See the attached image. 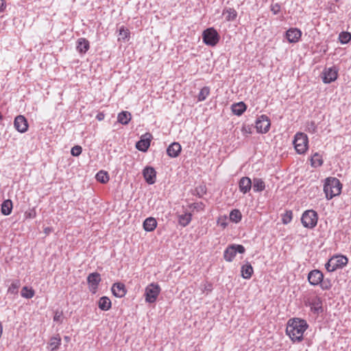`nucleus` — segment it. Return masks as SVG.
Listing matches in <instances>:
<instances>
[{
    "label": "nucleus",
    "instance_id": "obj_20",
    "mask_svg": "<svg viewBox=\"0 0 351 351\" xmlns=\"http://www.w3.org/2000/svg\"><path fill=\"white\" fill-rule=\"evenodd\" d=\"M182 147L179 143H172L167 149V154L171 158H176L179 156Z\"/></svg>",
    "mask_w": 351,
    "mask_h": 351
},
{
    "label": "nucleus",
    "instance_id": "obj_5",
    "mask_svg": "<svg viewBox=\"0 0 351 351\" xmlns=\"http://www.w3.org/2000/svg\"><path fill=\"white\" fill-rule=\"evenodd\" d=\"M202 39L206 45L214 47L219 43L220 36L215 28L209 27L203 32Z\"/></svg>",
    "mask_w": 351,
    "mask_h": 351
},
{
    "label": "nucleus",
    "instance_id": "obj_29",
    "mask_svg": "<svg viewBox=\"0 0 351 351\" xmlns=\"http://www.w3.org/2000/svg\"><path fill=\"white\" fill-rule=\"evenodd\" d=\"M12 209V202L10 199L5 200L1 204V213L4 215H9Z\"/></svg>",
    "mask_w": 351,
    "mask_h": 351
},
{
    "label": "nucleus",
    "instance_id": "obj_53",
    "mask_svg": "<svg viewBox=\"0 0 351 351\" xmlns=\"http://www.w3.org/2000/svg\"><path fill=\"white\" fill-rule=\"evenodd\" d=\"M45 232L48 233V232L50 230L49 228H45Z\"/></svg>",
    "mask_w": 351,
    "mask_h": 351
},
{
    "label": "nucleus",
    "instance_id": "obj_50",
    "mask_svg": "<svg viewBox=\"0 0 351 351\" xmlns=\"http://www.w3.org/2000/svg\"><path fill=\"white\" fill-rule=\"evenodd\" d=\"M5 8V1L0 0V13L2 12Z\"/></svg>",
    "mask_w": 351,
    "mask_h": 351
},
{
    "label": "nucleus",
    "instance_id": "obj_45",
    "mask_svg": "<svg viewBox=\"0 0 351 351\" xmlns=\"http://www.w3.org/2000/svg\"><path fill=\"white\" fill-rule=\"evenodd\" d=\"M197 194L199 197H201L203 195H204L206 192L205 186H199L196 188Z\"/></svg>",
    "mask_w": 351,
    "mask_h": 351
},
{
    "label": "nucleus",
    "instance_id": "obj_19",
    "mask_svg": "<svg viewBox=\"0 0 351 351\" xmlns=\"http://www.w3.org/2000/svg\"><path fill=\"white\" fill-rule=\"evenodd\" d=\"M302 35L301 31L298 28H290L286 32V37L291 43H297Z\"/></svg>",
    "mask_w": 351,
    "mask_h": 351
},
{
    "label": "nucleus",
    "instance_id": "obj_1",
    "mask_svg": "<svg viewBox=\"0 0 351 351\" xmlns=\"http://www.w3.org/2000/svg\"><path fill=\"white\" fill-rule=\"evenodd\" d=\"M308 327V325L306 320L293 318L289 320L286 332L293 341L300 342L303 339L304 332Z\"/></svg>",
    "mask_w": 351,
    "mask_h": 351
},
{
    "label": "nucleus",
    "instance_id": "obj_34",
    "mask_svg": "<svg viewBox=\"0 0 351 351\" xmlns=\"http://www.w3.org/2000/svg\"><path fill=\"white\" fill-rule=\"evenodd\" d=\"M95 178L98 182L103 183V184L108 182L109 180L108 174L107 173V172L104 171H99L96 174Z\"/></svg>",
    "mask_w": 351,
    "mask_h": 351
},
{
    "label": "nucleus",
    "instance_id": "obj_17",
    "mask_svg": "<svg viewBox=\"0 0 351 351\" xmlns=\"http://www.w3.org/2000/svg\"><path fill=\"white\" fill-rule=\"evenodd\" d=\"M111 291L115 297L120 298L124 297L127 293L125 285L121 282L114 283Z\"/></svg>",
    "mask_w": 351,
    "mask_h": 351
},
{
    "label": "nucleus",
    "instance_id": "obj_8",
    "mask_svg": "<svg viewBox=\"0 0 351 351\" xmlns=\"http://www.w3.org/2000/svg\"><path fill=\"white\" fill-rule=\"evenodd\" d=\"M161 289L160 286L156 283H151L145 290V301L148 303H154L158 295L160 294Z\"/></svg>",
    "mask_w": 351,
    "mask_h": 351
},
{
    "label": "nucleus",
    "instance_id": "obj_22",
    "mask_svg": "<svg viewBox=\"0 0 351 351\" xmlns=\"http://www.w3.org/2000/svg\"><path fill=\"white\" fill-rule=\"evenodd\" d=\"M89 42L86 38H81L77 41V50L81 53H85L89 49Z\"/></svg>",
    "mask_w": 351,
    "mask_h": 351
},
{
    "label": "nucleus",
    "instance_id": "obj_13",
    "mask_svg": "<svg viewBox=\"0 0 351 351\" xmlns=\"http://www.w3.org/2000/svg\"><path fill=\"white\" fill-rule=\"evenodd\" d=\"M323 278V273L318 269L312 270L308 274V280L313 286L319 285L322 282Z\"/></svg>",
    "mask_w": 351,
    "mask_h": 351
},
{
    "label": "nucleus",
    "instance_id": "obj_2",
    "mask_svg": "<svg viewBox=\"0 0 351 351\" xmlns=\"http://www.w3.org/2000/svg\"><path fill=\"white\" fill-rule=\"evenodd\" d=\"M342 184L337 178L330 177L325 180L324 192L327 199L339 195L341 192Z\"/></svg>",
    "mask_w": 351,
    "mask_h": 351
},
{
    "label": "nucleus",
    "instance_id": "obj_27",
    "mask_svg": "<svg viewBox=\"0 0 351 351\" xmlns=\"http://www.w3.org/2000/svg\"><path fill=\"white\" fill-rule=\"evenodd\" d=\"M192 219V215L189 213H185L184 214L180 215L178 216V223L182 227H186L189 224Z\"/></svg>",
    "mask_w": 351,
    "mask_h": 351
},
{
    "label": "nucleus",
    "instance_id": "obj_44",
    "mask_svg": "<svg viewBox=\"0 0 351 351\" xmlns=\"http://www.w3.org/2000/svg\"><path fill=\"white\" fill-rule=\"evenodd\" d=\"M82 147L80 145H75L73 147H72L71 150V154L73 156H78L82 153Z\"/></svg>",
    "mask_w": 351,
    "mask_h": 351
},
{
    "label": "nucleus",
    "instance_id": "obj_52",
    "mask_svg": "<svg viewBox=\"0 0 351 351\" xmlns=\"http://www.w3.org/2000/svg\"><path fill=\"white\" fill-rule=\"evenodd\" d=\"M221 226L222 227H223V228H226V226H227V223H225V222H223V223H221Z\"/></svg>",
    "mask_w": 351,
    "mask_h": 351
},
{
    "label": "nucleus",
    "instance_id": "obj_38",
    "mask_svg": "<svg viewBox=\"0 0 351 351\" xmlns=\"http://www.w3.org/2000/svg\"><path fill=\"white\" fill-rule=\"evenodd\" d=\"M339 40L341 44H346L351 40V34L348 32H342L339 35Z\"/></svg>",
    "mask_w": 351,
    "mask_h": 351
},
{
    "label": "nucleus",
    "instance_id": "obj_11",
    "mask_svg": "<svg viewBox=\"0 0 351 351\" xmlns=\"http://www.w3.org/2000/svg\"><path fill=\"white\" fill-rule=\"evenodd\" d=\"M101 276L98 272L90 274L87 277V282L90 291L95 293L98 288V285L101 282Z\"/></svg>",
    "mask_w": 351,
    "mask_h": 351
},
{
    "label": "nucleus",
    "instance_id": "obj_30",
    "mask_svg": "<svg viewBox=\"0 0 351 351\" xmlns=\"http://www.w3.org/2000/svg\"><path fill=\"white\" fill-rule=\"evenodd\" d=\"M223 14L226 15L228 21H232L237 18V12L234 8H229L223 10Z\"/></svg>",
    "mask_w": 351,
    "mask_h": 351
},
{
    "label": "nucleus",
    "instance_id": "obj_47",
    "mask_svg": "<svg viewBox=\"0 0 351 351\" xmlns=\"http://www.w3.org/2000/svg\"><path fill=\"white\" fill-rule=\"evenodd\" d=\"M271 11L274 14H277L280 11V5L278 3L272 4L271 5Z\"/></svg>",
    "mask_w": 351,
    "mask_h": 351
},
{
    "label": "nucleus",
    "instance_id": "obj_42",
    "mask_svg": "<svg viewBox=\"0 0 351 351\" xmlns=\"http://www.w3.org/2000/svg\"><path fill=\"white\" fill-rule=\"evenodd\" d=\"M322 290H328L331 288L332 285L329 280H322V282L319 285Z\"/></svg>",
    "mask_w": 351,
    "mask_h": 351
},
{
    "label": "nucleus",
    "instance_id": "obj_18",
    "mask_svg": "<svg viewBox=\"0 0 351 351\" xmlns=\"http://www.w3.org/2000/svg\"><path fill=\"white\" fill-rule=\"evenodd\" d=\"M252 186V181L248 177H242L239 182V191L243 194L248 193L251 190Z\"/></svg>",
    "mask_w": 351,
    "mask_h": 351
},
{
    "label": "nucleus",
    "instance_id": "obj_48",
    "mask_svg": "<svg viewBox=\"0 0 351 351\" xmlns=\"http://www.w3.org/2000/svg\"><path fill=\"white\" fill-rule=\"evenodd\" d=\"M62 313L56 312L53 317V321L62 322Z\"/></svg>",
    "mask_w": 351,
    "mask_h": 351
},
{
    "label": "nucleus",
    "instance_id": "obj_9",
    "mask_svg": "<svg viewBox=\"0 0 351 351\" xmlns=\"http://www.w3.org/2000/svg\"><path fill=\"white\" fill-rule=\"evenodd\" d=\"M271 123L269 117L265 114H262L258 117L256 121V128L257 132L261 134L267 133L270 128Z\"/></svg>",
    "mask_w": 351,
    "mask_h": 351
},
{
    "label": "nucleus",
    "instance_id": "obj_37",
    "mask_svg": "<svg viewBox=\"0 0 351 351\" xmlns=\"http://www.w3.org/2000/svg\"><path fill=\"white\" fill-rule=\"evenodd\" d=\"M21 294L22 297L27 299H30L34 297V291L32 288L28 289L27 287H23L21 290Z\"/></svg>",
    "mask_w": 351,
    "mask_h": 351
},
{
    "label": "nucleus",
    "instance_id": "obj_36",
    "mask_svg": "<svg viewBox=\"0 0 351 351\" xmlns=\"http://www.w3.org/2000/svg\"><path fill=\"white\" fill-rule=\"evenodd\" d=\"M20 285L21 284L19 280L13 281L10 286L8 287V293L12 295L17 294Z\"/></svg>",
    "mask_w": 351,
    "mask_h": 351
},
{
    "label": "nucleus",
    "instance_id": "obj_51",
    "mask_svg": "<svg viewBox=\"0 0 351 351\" xmlns=\"http://www.w3.org/2000/svg\"><path fill=\"white\" fill-rule=\"evenodd\" d=\"M96 117L99 121H101L104 119V114L103 113H99Z\"/></svg>",
    "mask_w": 351,
    "mask_h": 351
},
{
    "label": "nucleus",
    "instance_id": "obj_3",
    "mask_svg": "<svg viewBox=\"0 0 351 351\" xmlns=\"http://www.w3.org/2000/svg\"><path fill=\"white\" fill-rule=\"evenodd\" d=\"M348 259L343 255L335 256L329 259L326 263V269L329 272H332L337 269L343 268L348 264Z\"/></svg>",
    "mask_w": 351,
    "mask_h": 351
},
{
    "label": "nucleus",
    "instance_id": "obj_24",
    "mask_svg": "<svg viewBox=\"0 0 351 351\" xmlns=\"http://www.w3.org/2000/svg\"><path fill=\"white\" fill-rule=\"evenodd\" d=\"M252 187L254 192H261L265 190V184L261 178H255L253 179Z\"/></svg>",
    "mask_w": 351,
    "mask_h": 351
},
{
    "label": "nucleus",
    "instance_id": "obj_40",
    "mask_svg": "<svg viewBox=\"0 0 351 351\" xmlns=\"http://www.w3.org/2000/svg\"><path fill=\"white\" fill-rule=\"evenodd\" d=\"M293 217V213L291 210H287L282 215V221L284 224H288L291 222Z\"/></svg>",
    "mask_w": 351,
    "mask_h": 351
},
{
    "label": "nucleus",
    "instance_id": "obj_7",
    "mask_svg": "<svg viewBox=\"0 0 351 351\" xmlns=\"http://www.w3.org/2000/svg\"><path fill=\"white\" fill-rule=\"evenodd\" d=\"M245 249L243 245L239 244H232L228 245L223 252V258L227 262H232L237 255V253L243 254Z\"/></svg>",
    "mask_w": 351,
    "mask_h": 351
},
{
    "label": "nucleus",
    "instance_id": "obj_32",
    "mask_svg": "<svg viewBox=\"0 0 351 351\" xmlns=\"http://www.w3.org/2000/svg\"><path fill=\"white\" fill-rule=\"evenodd\" d=\"M242 219V215L239 210L234 209L230 213V219L232 222L239 223Z\"/></svg>",
    "mask_w": 351,
    "mask_h": 351
},
{
    "label": "nucleus",
    "instance_id": "obj_35",
    "mask_svg": "<svg viewBox=\"0 0 351 351\" xmlns=\"http://www.w3.org/2000/svg\"><path fill=\"white\" fill-rule=\"evenodd\" d=\"M129 37H130L129 30L128 29L125 28L124 27H121L119 29L118 40L125 42L128 40Z\"/></svg>",
    "mask_w": 351,
    "mask_h": 351
},
{
    "label": "nucleus",
    "instance_id": "obj_6",
    "mask_svg": "<svg viewBox=\"0 0 351 351\" xmlns=\"http://www.w3.org/2000/svg\"><path fill=\"white\" fill-rule=\"evenodd\" d=\"M308 143L307 135L302 132L297 133L293 141L296 152L300 154H304L306 151Z\"/></svg>",
    "mask_w": 351,
    "mask_h": 351
},
{
    "label": "nucleus",
    "instance_id": "obj_10",
    "mask_svg": "<svg viewBox=\"0 0 351 351\" xmlns=\"http://www.w3.org/2000/svg\"><path fill=\"white\" fill-rule=\"evenodd\" d=\"M338 76V70L335 66L326 68L322 73V81L329 84L335 81Z\"/></svg>",
    "mask_w": 351,
    "mask_h": 351
},
{
    "label": "nucleus",
    "instance_id": "obj_14",
    "mask_svg": "<svg viewBox=\"0 0 351 351\" xmlns=\"http://www.w3.org/2000/svg\"><path fill=\"white\" fill-rule=\"evenodd\" d=\"M14 126L19 132L24 133L28 129L27 121L24 116L18 115L14 119Z\"/></svg>",
    "mask_w": 351,
    "mask_h": 351
},
{
    "label": "nucleus",
    "instance_id": "obj_41",
    "mask_svg": "<svg viewBox=\"0 0 351 351\" xmlns=\"http://www.w3.org/2000/svg\"><path fill=\"white\" fill-rule=\"evenodd\" d=\"M24 217L26 219H34L36 217V211L35 208H29L24 213Z\"/></svg>",
    "mask_w": 351,
    "mask_h": 351
},
{
    "label": "nucleus",
    "instance_id": "obj_54",
    "mask_svg": "<svg viewBox=\"0 0 351 351\" xmlns=\"http://www.w3.org/2000/svg\"><path fill=\"white\" fill-rule=\"evenodd\" d=\"M3 119V116L1 114V113L0 112V120H2Z\"/></svg>",
    "mask_w": 351,
    "mask_h": 351
},
{
    "label": "nucleus",
    "instance_id": "obj_33",
    "mask_svg": "<svg viewBox=\"0 0 351 351\" xmlns=\"http://www.w3.org/2000/svg\"><path fill=\"white\" fill-rule=\"evenodd\" d=\"M210 94V88L208 86L203 87L197 96V100L199 101H204Z\"/></svg>",
    "mask_w": 351,
    "mask_h": 351
},
{
    "label": "nucleus",
    "instance_id": "obj_12",
    "mask_svg": "<svg viewBox=\"0 0 351 351\" xmlns=\"http://www.w3.org/2000/svg\"><path fill=\"white\" fill-rule=\"evenodd\" d=\"M308 306L311 307V311L316 315L323 313L322 300L318 296L312 298L308 301Z\"/></svg>",
    "mask_w": 351,
    "mask_h": 351
},
{
    "label": "nucleus",
    "instance_id": "obj_31",
    "mask_svg": "<svg viewBox=\"0 0 351 351\" xmlns=\"http://www.w3.org/2000/svg\"><path fill=\"white\" fill-rule=\"evenodd\" d=\"M311 162L313 167H320L323 164L322 156L318 153H315L311 157Z\"/></svg>",
    "mask_w": 351,
    "mask_h": 351
},
{
    "label": "nucleus",
    "instance_id": "obj_21",
    "mask_svg": "<svg viewBox=\"0 0 351 351\" xmlns=\"http://www.w3.org/2000/svg\"><path fill=\"white\" fill-rule=\"evenodd\" d=\"M241 276L244 279H250L254 273V269L251 263L246 262L244 265H243L241 268Z\"/></svg>",
    "mask_w": 351,
    "mask_h": 351
},
{
    "label": "nucleus",
    "instance_id": "obj_25",
    "mask_svg": "<svg viewBox=\"0 0 351 351\" xmlns=\"http://www.w3.org/2000/svg\"><path fill=\"white\" fill-rule=\"evenodd\" d=\"M232 112L237 115L241 116L246 110V105L243 102H239L232 105Z\"/></svg>",
    "mask_w": 351,
    "mask_h": 351
},
{
    "label": "nucleus",
    "instance_id": "obj_43",
    "mask_svg": "<svg viewBox=\"0 0 351 351\" xmlns=\"http://www.w3.org/2000/svg\"><path fill=\"white\" fill-rule=\"evenodd\" d=\"M306 130L311 133H315L317 131V126L314 121L307 123Z\"/></svg>",
    "mask_w": 351,
    "mask_h": 351
},
{
    "label": "nucleus",
    "instance_id": "obj_4",
    "mask_svg": "<svg viewBox=\"0 0 351 351\" xmlns=\"http://www.w3.org/2000/svg\"><path fill=\"white\" fill-rule=\"evenodd\" d=\"M317 213L313 210H307L304 212L301 217V222L304 227L312 229L317 223Z\"/></svg>",
    "mask_w": 351,
    "mask_h": 351
},
{
    "label": "nucleus",
    "instance_id": "obj_46",
    "mask_svg": "<svg viewBox=\"0 0 351 351\" xmlns=\"http://www.w3.org/2000/svg\"><path fill=\"white\" fill-rule=\"evenodd\" d=\"M191 208H193L197 210H203L204 208V204L202 202H195L191 205Z\"/></svg>",
    "mask_w": 351,
    "mask_h": 351
},
{
    "label": "nucleus",
    "instance_id": "obj_16",
    "mask_svg": "<svg viewBox=\"0 0 351 351\" xmlns=\"http://www.w3.org/2000/svg\"><path fill=\"white\" fill-rule=\"evenodd\" d=\"M143 175L147 184H153L156 182V171L154 168L146 167L143 171Z\"/></svg>",
    "mask_w": 351,
    "mask_h": 351
},
{
    "label": "nucleus",
    "instance_id": "obj_49",
    "mask_svg": "<svg viewBox=\"0 0 351 351\" xmlns=\"http://www.w3.org/2000/svg\"><path fill=\"white\" fill-rule=\"evenodd\" d=\"M242 132L244 134H250L252 133L251 132V128L250 127H243L242 128Z\"/></svg>",
    "mask_w": 351,
    "mask_h": 351
},
{
    "label": "nucleus",
    "instance_id": "obj_39",
    "mask_svg": "<svg viewBox=\"0 0 351 351\" xmlns=\"http://www.w3.org/2000/svg\"><path fill=\"white\" fill-rule=\"evenodd\" d=\"M61 339L60 337H53L50 339V346L51 347V351L58 348L60 345Z\"/></svg>",
    "mask_w": 351,
    "mask_h": 351
},
{
    "label": "nucleus",
    "instance_id": "obj_28",
    "mask_svg": "<svg viewBox=\"0 0 351 351\" xmlns=\"http://www.w3.org/2000/svg\"><path fill=\"white\" fill-rule=\"evenodd\" d=\"M99 308L102 311H108L111 308V301L106 297H101L98 302Z\"/></svg>",
    "mask_w": 351,
    "mask_h": 351
},
{
    "label": "nucleus",
    "instance_id": "obj_23",
    "mask_svg": "<svg viewBox=\"0 0 351 351\" xmlns=\"http://www.w3.org/2000/svg\"><path fill=\"white\" fill-rule=\"evenodd\" d=\"M157 226V221L154 217H148L143 222V228L147 232H152Z\"/></svg>",
    "mask_w": 351,
    "mask_h": 351
},
{
    "label": "nucleus",
    "instance_id": "obj_15",
    "mask_svg": "<svg viewBox=\"0 0 351 351\" xmlns=\"http://www.w3.org/2000/svg\"><path fill=\"white\" fill-rule=\"evenodd\" d=\"M152 136L149 133H147L143 135L141 140L138 141L136 144V147L139 151L145 152L150 146V142Z\"/></svg>",
    "mask_w": 351,
    "mask_h": 351
},
{
    "label": "nucleus",
    "instance_id": "obj_26",
    "mask_svg": "<svg viewBox=\"0 0 351 351\" xmlns=\"http://www.w3.org/2000/svg\"><path fill=\"white\" fill-rule=\"evenodd\" d=\"M132 116L128 111H122L117 116V121L123 125H127L131 120Z\"/></svg>",
    "mask_w": 351,
    "mask_h": 351
}]
</instances>
